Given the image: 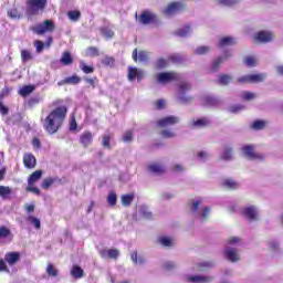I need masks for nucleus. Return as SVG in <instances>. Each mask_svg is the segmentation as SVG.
Masks as SVG:
<instances>
[{"label": "nucleus", "instance_id": "nucleus-24", "mask_svg": "<svg viewBox=\"0 0 283 283\" xmlns=\"http://www.w3.org/2000/svg\"><path fill=\"white\" fill-rule=\"evenodd\" d=\"M203 105H207L208 107H218V105H220V99L214 96L208 95L203 97Z\"/></svg>", "mask_w": 283, "mask_h": 283}, {"label": "nucleus", "instance_id": "nucleus-38", "mask_svg": "<svg viewBox=\"0 0 283 283\" xmlns=\"http://www.w3.org/2000/svg\"><path fill=\"white\" fill-rule=\"evenodd\" d=\"M222 160H233V148L228 147L224 148L222 155H221Z\"/></svg>", "mask_w": 283, "mask_h": 283}, {"label": "nucleus", "instance_id": "nucleus-17", "mask_svg": "<svg viewBox=\"0 0 283 283\" xmlns=\"http://www.w3.org/2000/svg\"><path fill=\"white\" fill-rule=\"evenodd\" d=\"M43 178V170L33 171L28 178L29 187H33L35 182H39Z\"/></svg>", "mask_w": 283, "mask_h": 283}, {"label": "nucleus", "instance_id": "nucleus-51", "mask_svg": "<svg viewBox=\"0 0 283 283\" xmlns=\"http://www.w3.org/2000/svg\"><path fill=\"white\" fill-rule=\"evenodd\" d=\"M7 14L10 19H21V13L17 8L10 9Z\"/></svg>", "mask_w": 283, "mask_h": 283}, {"label": "nucleus", "instance_id": "nucleus-43", "mask_svg": "<svg viewBox=\"0 0 283 283\" xmlns=\"http://www.w3.org/2000/svg\"><path fill=\"white\" fill-rule=\"evenodd\" d=\"M118 200V197L116 196V192L111 191L107 196V202L111 207H116V202Z\"/></svg>", "mask_w": 283, "mask_h": 283}, {"label": "nucleus", "instance_id": "nucleus-39", "mask_svg": "<svg viewBox=\"0 0 283 283\" xmlns=\"http://www.w3.org/2000/svg\"><path fill=\"white\" fill-rule=\"evenodd\" d=\"M231 81H233V77H231V75L221 74V75H219L218 83H219V85H229V83H231Z\"/></svg>", "mask_w": 283, "mask_h": 283}, {"label": "nucleus", "instance_id": "nucleus-55", "mask_svg": "<svg viewBox=\"0 0 283 283\" xmlns=\"http://www.w3.org/2000/svg\"><path fill=\"white\" fill-rule=\"evenodd\" d=\"M211 52V48L209 46H199L195 50V54L202 55V54H209Z\"/></svg>", "mask_w": 283, "mask_h": 283}, {"label": "nucleus", "instance_id": "nucleus-49", "mask_svg": "<svg viewBox=\"0 0 283 283\" xmlns=\"http://www.w3.org/2000/svg\"><path fill=\"white\" fill-rule=\"evenodd\" d=\"M101 32L105 39H114V31L107 27L101 29Z\"/></svg>", "mask_w": 283, "mask_h": 283}, {"label": "nucleus", "instance_id": "nucleus-45", "mask_svg": "<svg viewBox=\"0 0 283 283\" xmlns=\"http://www.w3.org/2000/svg\"><path fill=\"white\" fill-rule=\"evenodd\" d=\"M86 55L87 56H101V51H98V48H96V46H88L86 49Z\"/></svg>", "mask_w": 283, "mask_h": 283}, {"label": "nucleus", "instance_id": "nucleus-31", "mask_svg": "<svg viewBox=\"0 0 283 283\" xmlns=\"http://www.w3.org/2000/svg\"><path fill=\"white\" fill-rule=\"evenodd\" d=\"M168 61L172 62L175 65H181V63H185V56L180 54H171L168 56Z\"/></svg>", "mask_w": 283, "mask_h": 283}, {"label": "nucleus", "instance_id": "nucleus-64", "mask_svg": "<svg viewBox=\"0 0 283 283\" xmlns=\"http://www.w3.org/2000/svg\"><path fill=\"white\" fill-rule=\"evenodd\" d=\"M156 109H165V99H158L155 102Z\"/></svg>", "mask_w": 283, "mask_h": 283}, {"label": "nucleus", "instance_id": "nucleus-62", "mask_svg": "<svg viewBox=\"0 0 283 283\" xmlns=\"http://www.w3.org/2000/svg\"><path fill=\"white\" fill-rule=\"evenodd\" d=\"M39 103H41V98H39V97H31L28 101L29 107H34L35 105H39Z\"/></svg>", "mask_w": 283, "mask_h": 283}, {"label": "nucleus", "instance_id": "nucleus-20", "mask_svg": "<svg viewBox=\"0 0 283 283\" xmlns=\"http://www.w3.org/2000/svg\"><path fill=\"white\" fill-rule=\"evenodd\" d=\"M71 275L74 280H81L85 275V271L80 265H73L71 269Z\"/></svg>", "mask_w": 283, "mask_h": 283}, {"label": "nucleus", "instance_id": "nucleus-63", "mask_svg": "<svg viewBox=\"0 0 283 283\" xmlns=\"http://www.w3.org/2000/svg\"><path fill=\"white\" fill-rule=\"evenodd\" d=\"M238 83H241V84L251 83V75H243L239 77Z\"/></svg>", "mask_w": 283, "mask_h": 283}, {"label": "nucleus", "instance_id": "nucleus-1", "mask_svg": "<svg viewBox=\"0 0 283 283\" xmlns=\"http://www.w3.org/2000/svg\"><path fill=\"white\" fill-rule=\"evenodd\" d=\"M67 118V106L61 105L52 109L45 118L41 119L42 127L50 136L57 134Z\"/></svg>", "mask_w": 283, "mask_h": 283}, {"label": "nucleus", "instance_id": "nucleus-36", "mask_svg": "<svg viewBox=\"0 0 283 283\" xmlns=\"http://www.w3.org/2000/svg\"><path fill=\"white\" fill-rule=\"evenodd\" d=\"M266 74H250V83H263Z\"/></svg>", "mask_w": 283, "mask_h": 283}, {"label": "nucleus", "instance_id": "nucleus-6", "mask_svg": "<svg viewBox=\"0 0 283 283\" xmlns=\"http://www.w3.org/2000/svg\"><path fill=\"white\" fill-rule=\"evenodd\" d=\"M242 151L249 160H264V156L255 153L254 145H245L242 147Z\"/></svg>", "mask_w": 283, "mask_h": 283}, {"label": "nucleus", "instance_id": "nucleus-5", "mask_svg": "<svg viewBox=\"0 0 283 283\" xmlns=\"http://www.w3.org/2000/svg\"><path fill=\"white\" fill-rule=\"evenodd\" d=\"M180 12H185V3L178 1L170 2L164 10V14H167V17H174V14H180Z\"/></svg>", "mask_w": 283, "mask_h": 283}, {"label": "nucleus", "instance_id": "nucleus-57", "mask_svg": "<svg viewBox=\"0 0 283 283\" xmlns=\"http://www.w3.org/2000/svg\"><path fill=\"white\" fill-rule=\"evenodd\" d=\"M242 109H244V105L242 104H237L229 107V112L231 114H239V112H242Z\"/></svg>", "mask_w": 283, "mask_h": 283}, {"label": "nucleus", "instance_id": "nucleus-42", "mask_svg": "<svg viewBox=\"0 0 283 283\" xmlns=\"http://www.w3.org/2000/svg\"><path fill=\"white\" fill-rule=\"evenodd\" d=\"M32 92H34V86L25 85L20 90L19 94L20 96H29V94H32Z\"/></svg>", "mask_w": 283, "mask_h": 283}, {"label": "nucleus", "instance_id": "nucleus-7", "mask_svg": "<svg viewBox=\"0 0 283 283\" xmlns=\"http://www.w3.org/2000/svg\"><path fill=\"white\" fill-rule=\"evenodd\" d=\"M273 41V32L259 31L254 34L253 43H271Z\"/></svg>", "mask_w": 283, "mask_h": 283}, {"label": "nucleus", "instance_id": "nucleus-30", "mask_svg": "<svg viewBox=\"0 0 283 283\" xmlns=\"http://www.w3.org/2000/svg\"><path fill=\"white\" fill-rule=\"evenodd\" d=\"M46 275H49V277H59V269H56L54 264L49 263L46 265Z\"/></svg>", "mask_w": 283, "mask_h": 283}, {"label": "nucleus", "instance_id": "nucleus-59", "mask_svg": "<svg viewBox=\"0 0 283 283\" xmlns=\"http://www.w3.org/2000/svg\"><path fill=\"white\" fill-rule=\"evenodd\" d=\"M160 135L163 136V138H175L176 137V133H174L172 130H169V129L161 130Z\"/></svg>", "mask_w": 283, "mask_h": 283}, {"label": "nucleus", "instance_id": "nucleus-23", "mask_svg": "<svg viewBox=\"0 0 283 283\" xmlns=\"http://www.w3.org/2000/svg\"><path fill=\"white\" fill-rule=\"evenodd\" d=\"M211 125V120L208 117H201L192 122V127L202 128L209 127Z\"/></svg>", "mask_w": 283, "mask_h": 283}, {"label": "nucleus", "instance_id": "nucleus-2", "mask_svg": "<svg viewBox=\"0 0 283 283\" xmlns=\"http://www.w3.org/2000/svg\"><path fill=\"white\" fill-rule=\"evenodd\" d=\"M48 8V0H27V17H38Z\"/></svg>", "mask_w": 283, "mask_h": 283}, {"label": "nucleus", "instance_id": "nucleus-11", "mask_svg": "<svg viewBox=\"0 0 283 283\" xmlns=\"http://www.w3.org/2000/svg\"><path fill=\"white\" fill-rule=\"evenodd\" d=\"M136 78L138 82L143 81V78H145V72L137 67H128V81H134Z\"/></svg>", "mask_w": 283, "mask_h": 283}, {"label": "nucleus", "instance_id": "nucleus-18", "mask_svg": "<svg viewBox=\"0 0 283 283\" xmlns=\"http://www.w3.org/2000/svg\"><path fill=\"white\" fill-rule=\"evenodd\" d=\"M229 56H231V54L227 53L226 55L217 57L211 64V67H210L211 72H218V70L220 69V64H222L223 61H227Z\"/></svg>", "mask_w": 283, "mask_h": 283}, {"label": "nucleus", "instance_id": "nucleus-9", "mask_svg": "<svg viewBox=\"0 0 283 283\" xmlns=\"http://www.w3.org/2000/svg\"><path fill=\"white\" fill-rule=\"evenodd\" d=\"M139 21L144 25H149V23H156V21H158V17L150 11H144L139 15Z\"/></svg>", "mask_w": 283, "mask_h": 283}, {"label": "nucleus", "instance_id": "nucleus-52", "mask_svg": "<svg viewBox=\"0 0 283 283\" xmlns=\"http://www.w3.org/2000/svg\"><path fill=\"white\" fill-rule=\"evenodd\" d=\"M244 63L248 65V67H255L258 65V60H255L253 56L248 55L244 59Z\"/></svg>", "mask_w": 283, "mask_h": 283}, {"label": "nucleus", "instance_id": "nucleus-22", "mask_svg": "<svg viewBox=\"0 0 283 283\" xmlns=\"http://www.w3.org/2000/svg\"><path fill=\"white\" fill-rule=\"evenodd\" d=\"M243 214L245 216V218H248V220L252 221V220H258V212L255 210V207L251 206L248 207L243 210Z\"/></svg>", "mask_w": 283, "mask_h": 283}, {"label": "nucleus", "instance_id": "nucleus-3", "mask_svg": "<svg viewBox=\"0 0 283 283\" xmlns=\"http://www.w3.org/2000/svg\"><path fill=\"white\" fill-rule=\"evenodd\" d=\"M54 21L52 20H44L42 23L32 27L31 30L34 34H45V32H54Z\"/></svg>", "mask_w": 283, "mask_h": 283}, {"label": "nucleus", "instance_id": "nucleus-44", "mask_svg": "<svg viewBox=\"0 0 283 283\" xmlns=\"http://www.w3.org/2000/svg\"><path fill=\"white\" fill-rule=\"evenodd\" d=\"M191 32V27L187 24L184 29H179L175 32L176 36H187Z\"/></svg>", "mask_w": 283, "mask_h": 283}, {"label": "nucleus", "instance_id": "nucleus-33", "mask_svg": "<svg viewBox=\"0 0 283 283\" xmlns=\"http://www.w3.org/2000/svg\"><path fill=\"white\" fill-rule=\"evenodd\" d=\"M114 63H116V59H114V56L106 55L102 59V65L105 67H114Z\"/></svg>", "mask_w": 283, "mask_h": 283}, {"label": "nucleus", "instance_id": "nucleus-28", "mask_svg": "<svg viewBox=\"0 0 283 283\" xmlns=\"http://www.w3.org/2000/svg\"><path fill=\"white\" fill-rule=\"evenodd\" d=\"M12 240V231L6 226L0 227V240Z\"/></svg>", "mask_w": 283, "mask_h": 283}, {"label": "nucleus", "instance_id": "nucleus-16", "mask_svg": "<svg viewBox=\"0 0 283 283\" xmlns=\"http://www.w3.org/2000/svg\"><path fill=\"white\" fill-rule=\"evenodd\" d=\"M54 182H57L59 185H61L63 180L59 177H48L42 181L41 187L42 189L48 190L52 185H54Z\"/></svg>", "mask_w": 283, "mask_h": 283}, {"label": "nucleus", "instance_id": "nucleus-29", "mask_svg": "<svg viewBox=\"0 0 283 283\" xmlns=\"http://www.w3.org/2000/svg\"><path fill=\"white\" fill-rule=\"evenodd\" d=\"M188 282H195V283H207L211 282V277L209 276H201V275H195V276H189Z\"/></svg>", "mask_w": 283, "mask_h": 283}, {"label": "nucleus", "instance_id": "nucleus-48", "mask_svg": "<svg viewBox=\"0 0 283 283\" xmlns=\"http://www.w3.org/2000/svg\"><path fill=\"white\" fill-rule=\"evenodd\" d=\"M67 17L71 21H78L81 19V11L78 10L69 11Z\"/></svg>", "mask_w": 283, "mask_h": 283}, {"label": "nucleus", "instance_id": "nucleus-60", "mask_svg": "<svg viewBox=\"0 0 283 283\" xmlns=\"http://www.w3.org/2000/svg\"><path fill=\"white\" fill-rule=\"evenodd\" d=\"M241 98H243V101H253V98H255V94L245 91L241 94Z\"/></svg>", "mask_w": 283, "mask_h": 283}, {"label": "nucleus", "instance_id": "nucleus-19", "mask_svg": "<svg viewBox=\"0 0 283 283\" xmlns=\"http://www.w3.org/2000/svg\"><path fill=\"white\" fill-rule=\"evenodd\" d=\"M224 255L227 260L230 262H239L240 261V254H238V251L235 249H229L224 251Z\"/></svg>", "mask_w": 283, "mask_h": 283}, {"label": "nucleus", "instance_id": "nucleus-58", "mask_svg": "<svg viewBox=\"0 0 283 283\" xmlns=\"http://www.w3.org/2000/svg\"><path fill=\"white\" fill-rule=\"evenodd\" d=\"M159 244H163V247H171L172 242L171 239L169 237H160L158 239Z\"/></svg>", "mask_w": 283, "mask_h": 283}, {"label": "nucleus", "instance_id": "nucleus-61", "mask_svg": "<svg viewBox=\"0 0 283 283\" xmlns=\"http://www.w3.org/2000/svg\"><path fill=\"white\" fill-rule=\"evenodd\" d=\"M34 46H35L36 52L41 53V52H43V48H45V43H43V41H41V40H36L34 42Z\"/></svg>", "mask_w": 283, "mask_h": 283}, {"label": "nucleus", "instance_id": "nucleus-13", "mask_svg": "<svg viewBox=\"0 0 283 283\" xmlns=\"http://www.w3.org/2000/svg\"><path fill=\"white\" fill-rule=\"evenodd\" d=\"M148 59H149V52L147 51L138 52V49H134L133 61H135V63H138V61H140V63H145V61H147Z\"/></svg>", "mask_w": 283, "mask_h": 283}, {"label": "nucleus", "instance_id": "nucleus-8", "mask_svg": "<svg viewBox=\"0 0 283 283\" xmlns=\"http://www.w3.org/2000/svg\"><path fill=\"white\" fill-rule=\"evenodd\" d=\"M178 123H180V118L170 115L157 120V127L165 129V127H171L172 125H178Z\"/></svg>", "mask_w": 283, "mask_h": 283}, {"label": "nucleus", "instance_id": "nucleus-26", "mask_svg": "<svg viewBox=\"0 0 283 283\" xmlns=\"http://www.w3.org/2000/svg\"><path fill=\"white\" fill-rule=\"evenodd\" d=\"M60 63H62V65H72V63H74V59L72 57V53H70V51H65L62 54Z\"/></svg>", "mask_w": 283, "mask_h": 283}, {"label": "nucleus", "instance_id": "nucleus-50", "mask_svg": "<svg viewBox=\"0 0 283 283\" xmlns=\"http://www.w3.org/2000/svg\"><path fill=\"white\" fill-rule=\"evenodd\" d=\"M111 140H112V136L103 135L102 145L103 147H105V149H112Z\"/></svg>", "mask_w": 283, "mask_h": 283}, {"label": "nucleus", "instance_id": "nucleus-35", "mask_svg": "<svg viewBox=\"0 0 283 283\" xmlns=\"http://www.w3.org/2000/svg\"><path fill=\"white\" fill-rule=\"evenodd\" d=\"M64 83H66L67 85H78V83H81V76L72 75V76L65 77Z\"/></svg>", "mask_w": 283, "mask_h": 283}, {"label": "nucleus", "instance_id": "nucleus-46", "mask_svg": "<svg viewBox=\"0 0 283 283\" xmlns=\"http://www.w3.org/2000/svg\"><path fill=\"white\" fill-rule=\"evenodd\" d=\"M80 69L84 74H94V66H90L85 62H81Z\"/></svg>", "mask_w": 283, "mask_h": 283}, {"label": "nucleus", "instance_id": "nucleus-14", "mask_svg": "<svg viewBox=\"0 0 283 283\" xmlns=\"http://www.w3.org/2000/svg\"><path fill=\"white\" fill-rule=\"evenodd\" d=\"M94 142V135L92 132L86 130L80 136V143L82 147L87 148L88 145H91Z\"/></svg>", "mask_w": 283, "mask_h": 283}, {"label": "nucleus", "instance_id": "nucleus-15", "mask_svg": "<svg viewBox=\"0 0 283 283\" xmlns=\"http://www.w3.org/2000/svg\"><path fill=\"white\" fill-rule=\"evenodd\" d=\"M99 255L102 258H109V260H117L120 252L117 249L101 250Z\"/></svg>", "mask_w": 283, "mask_h": 283}, {"label": "nucleus", "instance_id": "nucleus-10", "mask_svg": "<svg viewBox=\"0 0 283 283\" xmlns=\"http://www.w3.org/2000/svg\"><path fill=\"white\" fill-rule=\"evenodd\" d=\"M22 160L25 169H34L36 167V157L32 153H25Z\"/></svg>", "mask_w": 283, "mask_h": 283}, {"label": "nucleus", "instance_id": "nucleus-4", "mask_svg": "<svg viewBox=\"0 0 283 283\" xmlns=\"http://www.w3.org/2000/svg\"><path fill=\"white\" fill-rule=\"evenodd\" d=\"M178 82L180 81V74L177 72L170 71V72H161L157 75V82L161 84H167L171 82Z\"/></svg>", "mask_w": 283, "mask_h": 283}, {"label": "nucleus", "instance_id": "nucleus-53", "mask_svg": "<svg viewBox=\"0 0 283 283\" xmlns=\"http://www.w3.org/2000/svg\"><path fill=\"white\" fill-rule=\"evenodd\" d=\"M124 143H132L134 140V133L132 130H126L122 137Z\"/></svg>", "mask_w": 283, "mask_h": 283}, {"label": "nucleus", "instance_id": "nucleus-21", "mask_svg": "<svg viewBox=\"0 0 283 283\" xmlns=\"http://www.w3.org/2000/svg\"><path fill=\"white\" fill-rule=\"evenodd\" d=\"M136 198L135 193H126L120 196V201L123 207H132L134 199Z\"/></svg>", "mask_w": 283, "mask_h": 283}, {"label": "nucleus", "instance_id": "nucleus-40", "mask_svg": "<svg viewBox=\"0 0 283 283\" xmlns=\"http://www.w3.org/2000/svg\"><path fill=\"white\" fill-rule=\"evenodd\" d=\"M130 259H132V262H134V264H145V258L144 256L138 258L137 251L130 253Z\"/></svg>", "mask_w": 283, "mask_h": 283}, {"label": "nucleus", "instance_id": "nucleus-54", "mask_svg": "<svg viewBox=\"0 0 283 283\" xmlns=\"http://www.w3.org/2000/svg\"><path fill=\"white\" fill-rule=\"evenodd\" d=\"M12 193V189L8 186H0V196L1 198H7V196H10Z\"/></svg>", "mask_w": 283, "mask_h": 283}, {"label": "nucleus", "instance_id": "nucleus-25", "mask_svg": "<svg viewBox=\"0 0 283 283\" xmlns=\"http://www.w3.org/2000/svg\"><path fill=\"white\" fill-rule=\"evenodd\" d=\"M229 45H235V39L233 36H223L219 40V48H227Z\"/></svg>", "mask_w": 283, "mask_h": 283}, {"label": "nucleus", "instance_id": "nucleus-32", "mask_svg": "<svg viewBox=\"0 0 283 283\" xmlns=\"http://www.w3.org/2000/svg\"><path fill=\"white\" fill-rule=\"evenodd\" d=\"M266 127V122L262 119H256L252 123L251 128L254 129L255 132H260Z\"/></svg>", "mask_w": 283, "mask_h": 283}, {"label": "nucleus", "instance_id": "nucleus-27", "mask_svg": "<svg viewBox=\"0 0 283 283\" xmlns=\"http://www.w3.org/2000/svg\"><path fill=\"white\" fill-rule=\"evenodd\" d=\"M154 65L155 70H165V67L169 66V57L167 60H165L164 57H159Z\"/></svg>", "mask_w": 283, "mask_h": 283}, {"label": "nucleus", "instance_id": "nucleus-47", "mask_svg": "<svg viewBox=\"0 0 283 283\" xmlns=\"http://www.w3.org/2000/svg\"><path fill=\"white\" fill-rule=\"evenodd\" d=\"M180 94H187L191 90V84L187 82H181L178 85Z\"/></svg>", "mask_w": 283, "mask_h": 283}, {"label": "nucleus", "instance_id": "nucleus-56", "mask_svg": "<svg viewBox=\"0 0 283 283\" xmlns=\"http://www.w3.org/2000/svg\"><path fill=\"white\" fill-rule=\"evenodd\" d=\"M28 221L31 222L35 229H41V220H39V218L29 216Z\"/></svg>", "mask_w": 283, "mask_h": 283}, {"label": "nucleus", "instance_id": "nucleus-41", "mask_svg": "<svg viewBox=\"0 0 283 283\" xmlns=\"http://www.w3.org/2000/svg\"><path fill=\"white\" fill-rule=\"evenodd\" d=\"M222 186L230 190L238 188V184L235 181H233V179H224L222 181Z\"/></svg>", "mask_w": 283, "mask_h": 283}, {"label": "nucleus", "instance_id": "nucleus-34", "mask_svg": "<svg viewBox=\"0 0 283 283\" xmlns=\"http://www.w3.org/2000/svg\"><path fill=\"white\" fill-rule=\"evenodd\" d=\"M148 170H150L151 174H165V167H163L158 164L149 165Z\"/></svg>", "mask_w": 283, "mask_h": 283}, {"label": "nucleus", "instance_id": "nucleus-37", "mask_svg": "<svg viewBox=\"0 0 283 283\" xmlns=\"http://www.w3.org/2000/svg\"><path fill=\"white\" fill-rule=\"evenodd\" d=\"M34 56L32 55V52L30 50H22L21 51V61L22 63H28V61H32Z\"/></svg>", "mask_w": 283, "mask_h": 283}, {"label": "nucleus", "instance_id": "nucleus-12", "mask_svg": "<svg viewBox=\"0 0 283 283\" xmlns=\"http://www.w3.org/2000/svg\"><path fill=\"white\" fill-rule=\"evenodd\" d=\"M19 260H21V254L19 252H7L4 254V262H7L9 266H14Z\"/></svg>", "mask_w": 283, "mask_h": 283}]
</instances>
